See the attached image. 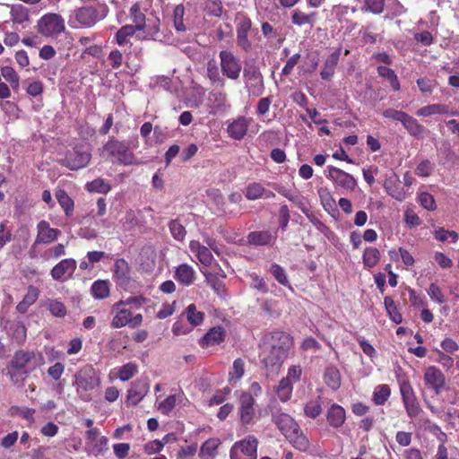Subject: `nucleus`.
I'll return each mask as SVG.
<instances>
[{
    "mask_svg": "<svg viewBox=\"0 0 459 459\" xmlns=\"http://www.w3.org/2000/svg\"><path fill=\"white\" fill-rule=\"evenodd\" d=\"M399 182H400V180H399L398 176L395 174H393L391 177L386 178V180L385 181L384 186H385V190L387 191V193L392 197L395 198L396 200L402 201L404 198L405 194L403 191V189H400L398 187L397 185L399 184Z\"/></svg>",
    "mask_w": 459,
    "mask_h": 459,
    "instance_id": "nucleus-24",
    "label": "nucleus"
},
{
    "mask_svg": "<svg viewBox=\"0 0 459 459\" xmlns=\"http://www.w3.org/2000/svg\"><path fill=\"white\" fill-rule=\"evenodd\" d=\"M86 187L90 192H98L100 194H107L111 188L102 178H96L87 183Z\"/></svg>",
    "mask_w": 459,
    "mask_h": 459,
    "instance_id": "nucleus-48",
    "label": "nucleus"
},
{
    "mask_svg": "<svg viewBox=\"0 0 459 459\" xmlns=\"http://www.w3.org/2000/svg\"><path fill=\"white\" fill-rule=\"evenodd\" d=\"M273 421L296 449L302 452L308 450L310 443L307 437L302 433L299 424L290 415L283 412L273 414Z\"/></svg>",
    "mask_w": 459,
    "mask_h": 459,
    "instance_id": "nucleus-1",
    "label": "nucleus"
},
{
    "mask_svg": "<svg viewBox=\"0 0 459 459\" xmlns=\"http://www.w3.org/2000/svg\"><path fill=\"white\" fill-rule=\"evenodd\" d=\"M400 391L408 416L411 418L417 417L421 410L409 381H403L400 384Z\"/></svg>",
    "mask_w": 459,
    "mask_h": 459,
    "instance_id": "nucleus-8",
    "label": "nucleus"
},
{
    "mask_svg": "<svg viewBox=\"0 0 459 459\" xmlns=\"http://www.w3.org/2000/svg\"><path fill=\"white\" fill-rule=\"evenodd\" d=\"M221 445L219 438H209L201 446L199 456L203 459L211 458L213 459L215 456V451Z\"/></svg>",
    "mask_w": 459,
    "mask_h": 459,
    "instance_id": "nucleus-31",
    "label": "nucleus"
},
{
    "mask_svg": "<svg viewBox=\"0 0 459 459\" xmlns=\"http://www.w3.org/2000/svg\"><path fill=\"white\" fill-rule=\"evenodd\" d=\"M304 411L307 417L315 419L321 413L322 407L318 401H312L306 404Z\"/></svg>",
    "mask_w": 459,
    "mask_h": 459,
    "instance_id": "nucleus-58",
    "label": "nucleus"
},
{
    "mask_svg": "<svg viewBox=\"0 0 459 459\" xmlns=\"http://www.w3.org/2000/svg\"><path fill=\"white\" fill-rule=\"evenodd\" d=\"M75 384L83 391L92 390L99 385V378L91 368L85 369L76 376Z\"/></svg>",
    "mask_w": 459,
    "mask_h": 459,
    "instance_id": "nucleus-20",
    "label": "nucleus"
},
{
    "mask_svg": "<svg viewBox=\"0 0 459 459\" xmlns=\"http://www.w3.org/2000/svg\"><path fill=\"white\" fill-rule=\"evenodd\" d=\"M137 373V365L127 363L122 366L118 371V377L122 381H127Z\"/></svg>",
    "mask_w": 459,
    "mask_h": 459,
    "instance_id": "nucleus-54",
    "label": "nucleus"
},
{
    "mask_svg": "<svg viewBox=\"0 0 459 459\" xmlns=\"http://www.w3.org/2000/svg\"><path fill=\"white\" fill-rule=\"evenodd\" d=\"M377 73L379 76L385 78L394 91H397L400 90V82L394 71L386 66H378Z\"/></svg>",
    "mask_w": 459,
    "mask_h": 459,
    "instance_id": "nucleus-36",
    "label": "nucleus"
},
{
    "mask_svg": "<svg viewBox=\"0 0 459 459\" xmlns=\"http://www.w3.org/2000/svg\"><path fill=\"white\" fill-rule=\"evenodd\" d=\"M391 394V389L387 385H378L373 394V401L377 405L384 404Z\"/></svg>",
    "mask_w": 459,
    "mask_h": 459,
    "instance_id": "nucleus-44",
    "label": "nucleus"
},
{
    "mask_svg": "<svg viewBox=\"0 0 459 459\" xmlns=\"http://www.w3.org/2000/svg\"><path fill=\"white\" fill-rule=\"evenodd\" d=\"M258 441L254 436L234 444L230 449V459H256Z\"/></svg>",
    "mask_w": 459,
    "mask_h": 459,
    "instance_id": "nucleus-6",
    "label": "nucleus"
},
{
    "mask_svg": "<svg viewBox=\"0 0 459 459\" xmlns=\"http://www.w3.org/2000/svg\"><path fill=\"white\" fill-rule=\"evenodd\" d=\"M423 379L425 385L436 394H439L446 385L445 375L439 368L434 366L426 368Z\"/></svg>",
    "mask_w": 459,
    "mask_h": 459,
    "instance_id": "nucleus-9",
    "label": "nucleus"
},
{
    "mask_svg": "<svg viewBox=\"0 0 459 459\" xmlns=\"http://www.w3.org/2000/svg\"><path fill=\"white\" fill-rule=\"evenodd\" d=\"M382 115L385 118H390L394 121H399L403 124L404 118L407 116V113L401 111V110H396L394 108H387L383 111Z\"/></svg>",
    "mask_w": 459,
    "mask_h": 459,
    "instance_id": "nucleus-63",
    "label": "nucleus"
},
{
    "mask_svg": "<svg viewBox=\"0 0 459 459\" xmlns=\"http://www.w3.org/2000/svg\"><path fill=\"white\" fill-rule=\"evenodd\" d=\"M264 342L269 345H275V349L279 348L281 350V347L285 350V351H290V348L293 345L292 337L281 331H273L264 337Z\"/></svg>",
    "mask_w": 459,
    "mask_h": 459,
    "instance_id": "nucleus-14",
    "label": "nucleus"
},
{
    "mask_svg": "<svg viewBox=\"0 0 459 459\" xmlns=\"http://www.w3.org/2000/svg\"><path fill=\"white\" fill-rule=\"evenodd\" d=\"M249 121L244 117L233 120L227 128L229 135L235 140H241L247 134Z\"/></svg>",
    "mask_w": 459,
    "mask_h": 459,
    "instance_id": "nucleus-21",
    "label": "nucleus"
},
{
    "mask_svg": "<svg viewBox=\"0 0 459 459\" xmlns=\"http://www.w3.org/2000/svg\"><path fill=\"white\" fill-rule=\"evenodd\" d=\"M204 275L208 284L212 288V290L218 294H221L224 289L222 281L212 273H205Z\"/></svg>",
    "mask_w": 459,
    "mask_h": 459,
    "instance_id": "nucleus-59",
    "label": "nucleus"
},
{
    "mask_svg": "<svg viewBox=\"0 0 459 459\" xmlns=\"http://www.w3.org/2000/svg\"><path fill=\"white\" fill-rule=\"evenodd\" d=\"M433 169V164L429 160H424L417 166L415 173L419 177H429Z\"/></svg>",
    "mask_w": 459,
    "mask_h": 459,
    "instance_id": "nucleus-62",
    "label": "nucleus"
},
{
    "mask_svg": "<svg viewBox=\"0 0 459 459\" xmlns=\"http://www.w3.org/2000/svg\"><path fill=\"white\" fill-rule=\"evenodd\" d=\"M139 30L134 25H125L117 32L116 39L118 45L122 46L127 42V38L133 36Z\"/></svg>",
    "mask_w": 459,
    "mask_h": 459,
    "instance_id": "nucleus-46",
    "label": "nucleus"
},
{
    "mask_svg": "<svg viewBox=\"0 0 459 459\" xmlns=\"http://www.w3.org/2000/svg\"><path fill=\"white\" fill-rule=\"evenodd\" d=\"M169 226V230L175 239L181 241L185 238L186 230L178 220L171 221Z\"/></svg>",
    "mask_w": 459,
    "mask_h": 459,
    "instance_id": "nucleus-53",
    "label": "nucleus"
},
{
    "mask_svg": "<svg viewBox=\"0 0 459 459\" xmlns=\"http://www.w3.org/2000/svg\"><path fill=\"white\" fill-rule=\"evenodd\" d=\"M270 273L273 275L275 280L281 285H289V280L285 270L277 264H273L270 268Z\"/></svg>",
    "mask_w": 459,
    "mask_h": 459,
    "instance_id": "nucleus-51",
    "label": "nucleus"
},
{
    "mask_svg": "<svg viewBox=\"0 0 459 459\" xmlns=\"http://www.w3.org/2000/svg\"><path fill=\"white\" fill-rule=\"evenodd\" d=\"M11 20L15 24H22L30 20V11L21 4H15L11 6Z\"/></svg>",
    "mask_w": 459,
    "mask_h": 459,
    "instance_id": "nucleus-27",
    "label": "nucleus"
},
{
    "mask_svg": "<svg viewBox=\"0 0 459 459\" xmlns=\"http://www.w3.org/2000/svg\"><path fill=\"white\" fill-rule=\"evenodd\" d=\"M194 270L187 264H181L176 270V278L183 284L189 285L194 280Z\"/></svg>",
    "mask_w": 459,
    "mask_h": 459,
    "instance_id": "nucleus-34",
    "label": "nucleus"
},
{
    "mask_svg": "<svg viewBox=\"0 0 459 459\" xmlns=\"http://www.w3.org/2000/svg\"><path fill=\"white\" fill-rule=\"evenodd\" d=\"M91 153L82 147H75L74 150L67 153L64 165L72 170L82 169L88 165L91 160Z\"/></svg>",
    "mask_w": 459,
    "mask_h": 459,
    "instance_id": "nucleus-10",
    "label": "nucleus"
},
{
    "mask_svg": "<svg viewBox=\"0 0 459 459\" xmlns=\"http://www.w3.org/2000/svg\"><path fill=\"white\" fill-rule=\"evenodd\" d=\"M252 27L251 20L243 16L237 25V45L245 52H249L252 48L251 41L248 39V33Z\"/></svg>",
    "mask_w": 459,
    "mask_h": 459,
    "instance_id": "nucleus-13",
    "label": "nucleus"
},
{
    "mask_svg": "<svg viewBox=\"0 0 459 459\" xmlns=\"http://www.w3.org/2000/svg\"><path fill=\"white\" fill-rule=\"evenodd\" d=\"M103 150L107 152L109 156L115 157L119 163L124 165L136 163L134 153L124 142L111 138L104 145Z\"/></svg>",
    "mask_w": 459,
    "mask_h": 459,
    "instance_id": "nucleus-4",
    "label": "nucleus"
},
{
    "mask_svg": "<svg viewBox=\"0 0 459 459\" xmlns=\"http://www.w3.org/2000/svg\"><path fill=\"white\" fill-rule=\"evenodd\" d=\"M186 316L189 323L193 325H199L204 320V313L197 311L194 304L187 307Z\"/></svg>",
    "mask_w": 459,
    "mask_h": 459,
    "instance_id": "nucleus-49",
    "label": "nucleus"
},
{
    "mask_svg": "<svg viewBox=\"0 0 459 459\" xmlns=\"http://www.w3.org/2000/svg\"><path fill=\"white\" fill-rule=\"evenodd\" d=\"M76 269V261L72 258H66L60 261L51 270V276L54 280L58 281L65 274L71 276Z\"/></svg>",
    "mask_w": 459,
    "mask_h": 459,
    "instance_id": "nucleus-19",
    "label": "nucleus"
},
{
    "mask_svg": "<svg viewBox=\"0 0 459 459\" xmlns=\"http://www.w3.org/2000/svg\"><path fill=\"white\" fill-rule=\"evenodd\" d=\"M291 392H292V381H290L287 377H283L280 381V383L276 388V393H277L279 399L281 402H287L290 398Z\"/></svg>",
    "mask_w": 459,
    "mask_h": 459,
    "instance_id": "nucleus-35",
    "label": "nucleus"
},
{
    "mask_svg": "<svg viewBox=\"0 0 459 459\" xmlns=\"http://www.w3.org/2000/svg\"><path fill=\"white\" fill-rule=\"evenodd\" d=\"M207 77L211 81L212 85L221 88L225 86V80L220 74L216 62L213 60H210L207 63Z\"/></svg>",
    "mask_w": 459,
    "mask_h": 459,
    "instance_id": "nucleus-29",
    "label": "nucleus"
},
{
    "mask_svg": "<svg viewBox=\"0 0 459 459\" xmlns=\"http://www.w3.org/2000/svg\"><path fill=\"white\" fill-rule=\"evenodd\" d=\"M114 276L120 285H126L130 280V268L128 263L121 258L114 264Z\"/></svg>",
    "mask_w": 459,
    "mask_h": 459,
    "instance_id": "nucleus-22",
    "label": "nucleus"
},
{
    "mask_svg": "<svg viewBox=\"0 0 459 459\" xmlns=\"http://www.w3.org/2000/svg\"><path fill=\"white\" fill-rule=\"evenodd\" d=\"M345 420V411L338 404H333L327 413V421L333 428L341 427Z\"/></svg>",
    "mask_w": 459,
    "mask_h": 459,
    "instance_id": "nucleus-23",
    "label": "nucleus"
},
{
    "mask_svg": "<svg viewBox=\"0 0 459 459\" xmlns=\"http://www.w3.org/2000/svg\"><path fill=\"white\" fill-rule=\"evenodd\" d=\"M245 373V364L241 359H237L233 362L232 370L230 372V381L239 380Z\"/></svg>",
    "mask_w": 459,
    "mask_h": 459,
    "instance_id": "nucleus-52",
    "label": "nucleus"
},
{
    "mask_svg": "<svg viewBox=\"0 0 459 459\" xmlns=\"http://www.w3.org/2000/svg\"><path fill=\"white\" fill-rule=\"evenodd\" d=\"M316 16V13H305L299 10H295L291 13V22L293 24L298 26H302L305 24H310L311 27H313V23L315 22Z\"/></svg>",
    "mask_w": 459,
    "mask_h": 459,
    "instance_id": "nucleus-32",
    "label": "nucleus"
},
{
    "mask_svg": "<svg viewBox=\"0 0 459 459\" xmlns=\"http://www.w3.org/2000/svg\"><path fill=\"white\" fill-rule=\"evenodd\" d=\"M338 62L334 60V58H331L328 56V58L325 60L324 64V67L320 73V75L322 79L324 80H330L332 76L334 74L335 66L337 65Z\"/></svg>",
    "mask_w": 459,
    "mask_h": 459,
    "instance_id": "nucleus-55",
    "label": "nucleus"
},
{
    "mask_svg": "<svg viewBox=\"0 0 459 459\" xmlns=\"http://www.w3.org/2000/svg\"><path fill=\"white\" fill-rule=\"evenodd\" d=\"M243 77L248 93L255 97L261 96L264 91V77L259 67L255 65H246Z\"/></svg>",
    "mask_w": 459,
    "mask_h": 459,
    "instance_id": "nucleus-3",
    "label": "nucleus"
},
{
    "mask_svg": "<svg viewBox=\"0 0 459 459\" xmlns=\"http://www.w3.org/2000/svg\"><path fill=\"white\" fill-rule=\"evenodd\" d=\"M363 264L367 267L375 266L380 260V252L376 247H367L363 253Z\"/></svg>",
    "mask_w": 459,
    "mask_h": 459,
    "instance_id": "nucleus-40",
    "label": "nucleus"
},
{
    "mask_svg": "<svg viewBox=\"0 0 459 459\" xmlns=\"http://www.w3.org/2000/svg\"><path fill=\"white\" fill-rule=\"evenodd\" d=\"M48 309L55 316L63 317L66 314V308L65 305L57 300H51L48 304Z\"/></svg>",
    "mask_w": 459,
    "mask_h": 459,
    "instance_id": "nucleus-60",
    "label": "nucleus"
},
{
    "mask_svg": "<svg viewBox=\"0 0 459 459\" xmlns=\"http://www.w3.org/2000/svg\"><path fill=\"white\" fill-rule=\"evenodd\" d=\"M223 339L224 333L221 327L211 329L203 338L204 342L207 346L218 344L222 342Z\"/></svg>",
    "mask_w": 459,
    "mask_h": 459,
    "instance_id": "nucleus-42",
    "label": "nucleus"
},
{
    "mask_svg": "<svg viewBox=\"0 0 459 459\" xmlns=\"http://www.w3.org/2000/svg\"><path fill=\"white\" fill-rule=\"evenodd\" d=\"M13 414H17L30 422H34L35 410L28 407H12Z\"/></svg>",
    "mask_w": 459,
    "mask_h": 459,
    "instance_id": "nucleus-57",
    "label": "nucleus"
},
{
    "mask_svg": "<svg viewBox=\"0 0 459 459\" xmlns=\"http://www.w3.org/2000/svg\"><path fill=\"white\" fill-rule=\"evenodd\" d=\"M240 403V420L242 423L248 424L254 417L255 399L248 393H243L239 398Z\"/></svg>",
    "mask_w": 459,
    "mask_h": 459,
    "instance_id": "nucleus-18",
    "label": "nucleus"
},
{
    "mask_svg": "<svg viewBox=\"0 0 459 459\" xmlns=\"http://www.w3.org/2000/svg\"><path fill=\"white\" fill-rule=\"evenodd\" d=\"M448 108L446 105L442 104H431L425 107L420 108L417 111L418 116L421 117H429L436 114H447Z\"/></svg>",
    "mask_w": 459,
    "mask_h": 459,
    "instance_id": "nucleus-39",
    "label": "nucleus"
},
{
    "mask_svg": "<svg viewBox=\"0 0 459 459\" xmlns=\"http://www.w3.org/2000/svg\"><path fill=\"white\" fill-rule=\"evenodd\" d=\"M325 381L332 389L339 388L341 385L339 370L333 367L327 368L325 373Z\"/></svg>",
    "mask_w": 459,
    "mask_h": 459,
    "instance_id": "nucleus-37",
    "label": "nucleus"
},
{
    "mask_svg": "<svg viewBox=\"0 0 459 459\" xmlns=\"http://www.w3.org/2000/svg\"><path fill=\"white\" fill-rule=\"evenodd\" d=\"M130 15L136 29L143 30L145 27V16L141 12L139 4L136 3L130 8Z\"/></svg>",
    "mask_w": 459,
    "mask_h": 459,
    "instance_id": "nucleus-45",
    "label": "nucleus"
},
{
    "mask_svg": "<svg viewBox=\"0 0 459 459\" xmlns=\"http://www.w3.org/2000/svg\"><path fill=\"white\" fill-rule=\"evenodd\" d=\"M327 169V178L333 180L335 185L350 191L355 189L357 181L351 174L333 166H328Z\"/></svg>",
    "mask_w": 459,
    "mask_h": 459,
    "instance_id": "nucleus-12",
    "label": "nucleus"
},
{
    "mask_svg": "<svg viewBox=\"0 0 459 459\" xmlns=\"http://www.w3.org/2000/svg\"><path fill=\"white\" fill-rule=\"evenodd\" d=\"M143 323V316L137 314L132 316V313L126 308L117 309L116 316L113 317L111 326L113 328H121L128 325L130 328L134 329L141 325Z\"/></svg>",
    "mask_w": 459,
    "mask_h": 459,
    "instance_id": "nucleus-11",
    "label": "nucleus"
},
{
    "mask_svg": "<svg viewBox=\"0 0 459 459\" xmlns=\"http://www.w3.org/2000/svg\"><path fill=\"white\" fill-rule=\"evenodd\" d=\"M56 197L61 207L64 209L65 214L70 216L74 211V201L71 199V197L65 190L61 189L56 193Z\"/></svg>",
    "mask_w": 459,
    "mask_h": 459,
    "instance_id": "nucleus-38",
    "label": "nucleus"
},
{
    "mask_svg": "<svg viewBox=\"0 0 459 459\" xmlns=\"http://www.w3.org/2000/svg\"><path fill=\"white\" fill-rule=\"evenodd\" d=\"M190 247H191L192 251L196 253V255H197L199 261L204 265L207 266L212 263V255L208 247L201 245L197 241H192L190 243Z\"/></svg>",
    "mask_w": 459,
    "mask_h": 459,
    "instance_id": "nucleus-28",
    "label": "nucleus"
},
{
    "mask_svg": "<svg viewBox=\"0 0 459 459\" xmlns=\"http://www.w3.org/2000/svg\"><path fill=\"white\" fill-rule=\"evenodd\" d=\"M37 236L34 244H50L55 241L61 231L57 229L51 228L47 221H40L37 224Z\"/></svg>",
    "mask_w": 459,
    "mask_h": 459,
    "instance_id": "nucleus-15",
    "label": "nucleus"
},
{
    "mask_svg": "<svg viewBox=\"0 0 459 459\" xmlns=\"http://www.w3.org/2000/svg\"><path fill=\"white\" fill-rule=\"evenodd\" d=\"M274 240V238L270 231H253L247 236V241L249 244L255 246H265L270 245Z\"/></svg>",
    "mask_w": 459,
    "mask_h": 459,
    "instance_id": "nucleus-26",
    "label": "nucleus"
},
{
    "mask_svg": "<svg viewBox=\"0 0 459 459\" xmlns=\"http://www.w3.org/2000/svg\"><path fill=\"white\" fill-rule=\"evenodd\" d=\"M264 187L258 183L250 184L246 191V197L248 200H255L263 196L265 193Z\"/></svg>",
    "mask_w": 459,
    "mask_h": 459,
    "instance_id": "nucleus-50",
    "label": "nucleus"
},
{
    "mask_svg": "<svg viewBox=\"0 0 459 459\" xmlns=\"http://www.w3.org/2000/svg\"><path fill=\"white\" fill-rule=\"evenodd\" d=\"M177 396L176 394H172L168 396L165 400L160 402L158 405V410L162 414H169L176 406Z\"/></svg>",
    "mask_w": 459,
    "mask_h": 459,
    "instance_id": "nucleus-56",
    "label": "nucleus"
},
{
    "mask_svg": "<svg viewBox=\"0 0 459 459\" xmlns=\"http://www.w3.org/2000/svg\"><path fill=\"white\" fill-rule=\"evenodd\" d=\"M185 14V7L182 4L175 6L173 11V22L174 27L178 31H185L186 27L184 25L183 18Z\"/></svg>",
    "mask_w": 459,
    "mask_h": 459,
    "instance_id": "nucleus-47",
    "label": "nucleus"
},
{
    "mask_svg": "<svg viewBox=\"0 0 459 459\" xmlns=\"http://www.w3.org/2000/svg\"><path fill=\"white\" fill-rule=\"evenodd\" d=\"M289 352L285 351V350L281 347V350L279 348L275 349V345H269L264 342L262 348V362L264 367L271 370L272 372L277 371L282 362L288 357Z\"/></svg>",
    "mask_w": 459,
    "mask_h": 459,
    "instance_id": "nucleus-5",
    "label": "nucleus"
},
{
    "mask_svg": "<svg viewBox=\"0 0 459 459\" xmlns=\"http://www.w3.org/2000/svg\"><path fill=\"white\" fill-rule=\"evenodd\" d=\"M74 16L75 20L84 27H92L100 19L97 9L93 6H82L78 8L75 10Z\"/></svg>",
    "mask_w": 459,
    "mask_h": 459,
    "instance_id": "nucleus-17",
    "label": "nucleus"
},
{
    "mask_svg": "<svg viewBox=\"0 0 459 459\" xmlns=\"http://www.w3.org/2000/svg\"><path fill=\"white\" fill-rule=\"evenodd\" d=\"M197 451V445H191L182 447L178 453V459L192 458Z\"/></svg>",
    "mask_w": 459,
    "mask_h": 459,
    "instance_id": "nucleus-64",
    "label": "nucleus"
},
{
    "mask_svg": "<svg viewBox=\"0 0 459 459\" xmlns=\"http://www.w3.org/2000/svg\"><path fill=\"white\" fill-rule=\"evenodd\" d=\"M65 29V21L60 14L49 13L44 14L37 23L38 32L46 37H54Z\"/></svg>",
    "mask_w": 459,
    "mask_h": 459,
    "instance_id": "nucleus-2",
    "label": "nucleus"
},
{
    "mask_svg": "<svg viewBox=\"0 0 459 459\" xmlns=\"http://www.w3.org/2000/svg\"><path fill=\"white\" fill-rule=\"evenodd\" d=\"M1 75L11 84V87L17 91L20 85V76L11 66H4L1 68Z\"/></svg>",
    "mask_w": 459,
    "mask_h": 459,
    "instance_id": "nucleus-41",
    "label": "nucleus"
},
{
    "mask_svg": "<svg viewBox=\"0 0 459 459\" xmlns=\"http://www.w3.org/2000/svg\"><path fill=\"white\" fill-rule=\"evenodd\" d=\"M34 358V353L30 351H16L10 362L12 369L25 370L27 364Z\"/></svg>",
    "mask_w": 459,
    "mask_h": 459,
    "instance_id": "nucleus-25",
    "label": "nucleus"
},
{
    "mask_svg": "<svg viewBox=\"0 0 459 459\" xmlns=\"http://www.w3.org/2000/svg\"><path fill=\"white\" fill-rule=\"evenodd\" d=\"M222 74L229 79L238 80L240 76L242 65L235 55L228 50H222L219 54Z\"/></svg>",
    "mask_w": 459,
    "mask_h": 459,
    "instance_id": "nucleus-7",
    "label": "nucleus"
},
{
    "mask_svg": "<svg viewBox=\"0 0 459 459\" xmlns=\"http://www.w3.org/2000/svg\"><path fill=\"white\" fill-rule=\"evenodd\" d=\"M384 304L391 320L395 324L402 323V315L398 312L394 299L391 297L386 296L384 299Z\"/></svg>",
    "mask_w": 459,
    "mask_h": 459,
    "instance_id": "nucleus-43",
    "label": "nucleus"
},
{
    "mask_svg": "<svg viewBox=\"0 0 459 459\" xmlns=\"http://www.w3.org/2000/svg\"><path fill=\"white\" fill-rule=\"evenodd\" d=\"M91 291L95 299H106L109 295V283L108 281L98 280L92 284Z\"/></svg>",
    "mask_w": 459,
    "mask_h": 459,
    "instance_id": "nucleus-33",
    "label": "nucleus"
},
{
    "mask_svg": "<svg viewBox=\"0 0 459 459\" xmlns=\"http://www.w3.org/2000/svg\"><path fill=\"white\" fill-rule=\"evenodd\" d=\"M419 201L420 204L428 211H433L436 209V202L434 197L426 192L420 194Z\"/></svg>",
    "mask_w": 459,
    "mask_h": 459,
    "instance_id": "nucleus-61",
    "label": "nucleus"
},
{
    "mask_svg": "<svg viewBox=\"0 0 459 459\" xmlns=\"http://www.w3.org/2000/svg\"><path fill=\"white\" fill-rule=\"evenodd\" d=\"M149 392V383L146 379H138L132 383L127 394V403L136 405Z\"/></svg>",
    "mask_w": 459,
    "mask_h": 459,
    "instance_id": "nucleus-16",
    "label": "nucleus"
},
{
    "mask_svg": "<svg viewBox=\"0 0 459 459\" xmlns=\"http://www.w3.org/2000/svg\"><path fill=\"white\" fill-rule=\"evenodd\" d=\"M403 126L407 129L411 135L417 138L422 137L425 132L424 126L408 114L403 122Z\"/></svg>",
    "mask_w": 459,
    "mask_h": 459,
    "instance_id": "nucleus-30",
    "label": "nucleus"
}]
</instances>
